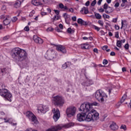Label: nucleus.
I'll list each match as a JSON object with an SVG mask.
<instances>
[{"mask_svg": "<svg viewBox=\"0 0 131 131\" xmlns=\"http://www.w3.org/2000/svg\"><path fill=\"white\" fill-rule=\"evenodd\" d=\"M12 58L16 62H23L27 59V53L19 48H15L11 51Z\"/></svg>", "mask_w": 131, "mask_h": 131, "instance_id": "1", "label": "nucleus"}, {"mask_svg": "<svg viewBox=\"0 0 131 131\" xmlns=\"http://www.w3.org/2000/svg\"><path fill=\"white\" fill-rule=\"evenodd\" d=\"M6 87L7 86L4 83H0V96L4 98L5 100L12 102L13 95L9 90L6 89Z\"/></svg>", "mask_w": 131, "mask_h": 131, "instance_id": "2", "label": "nucleus"}, {"mask_svg": "<svg viewBox=\"0 0 131 131\" xmlns=\"http://www.w3.org/2000/svg\"><path fill=\"white\" fill-rule=\"evenodd\" d=\"M93 106H100V104L97 102L91 103L90 102H84L81 105L79 110L80 111L84 112V113H88V112H90L93 109Z\"/></svg>", "mask_w": 131, "mask_h": 131, "instance_id": "3", "label": "nucleus"}, {"mask_svg": "<svg viewBox=\"0 0 131 131\" xmlns=\"http://www.w3.org/2000/svg\"><path fill=\"white\" fill-rule=\"evenodd\" d=\"M99 113L96 111V110H94L93 108L91 111L88 113L86 116V121L90 122L93 120H98L99 119Z\"/></svg>", "mask_w": 131, "mask_h": 131, "instance_id": "4", "label": "nucleus"}, {"mask_svg": "<svg viewBox=\"0 0 131 131\" xmlns=\"http://www.w3.org/2000/svg\"><path fill=\"white\" fill-rule=\"evenodd\" d=\"M95 98L98 102H104L105 98H107V95L103 90H97L95 94Z\"/></svg>", "mask_w": 131, "mask_h": 131, "instance_id": "5", "label": "nucleus"}, {"mask_svg": "<svg viewBox=\"0 0 131 131\" xmlns=\"http://www.w3.org/2000/svg\"><path fill=\"white\" fill-rule=\"evenodd\" d=\"M52 103L55 106H63L64 105V98L59 95L53 96L52 97Z\"/></svg>", "mask_w": 131, "mask_h": 131, "instance_id": "6", "label": "nucleus"}, {"mask_svg": "<svg viewBox=\"0 0 131 131\" xmlns=\"http://www.w3.org/2000/svg\"><path fill=\"white\" fill-rule=\"evenodd\" d=\"M26 116L29 119V120H31L32 122L34 123V124H37L38 123V121L36 116L30 111H27L26 113Z\"/></svg>", "mask_w": 131, "mask_h": 131, "instance_id": "7", "label": "nucleus"}, {"mask_svg": "<svg viewBox=\"0 0 131 131\" xmlns=\"http://www.w3.org/2000/svg\"><path fill=\"white\" fill-rule=\"evenodd\" d=\"M66 114L68 117H73L76 114V107L75 106H70L67 108Z\"/></svg>", "mask_w": 131, "mask_h": 131, "instance_id": "8", "label": "nucleus"}, {"mask_svg": "<svg viewBox=\"0 0 131 131\" xmlns=\"http://www.w3.org/2000/svg\"><path fill=\"white\" fill-rule=\"evenodd\" d=\"M55 51L53 49H49L45 55V57L48 60H52L55 58Z\"/></svg>", "mask_w": 131, "mask_h": 131, "instance_id": "9", "label": "nucleus"}, {"mask_svg": "<svg viewBox=\"0 0 131 131\" xmlns=\"http://www.w3.org/2000/svg\"><path fill=\"white\" fill-rule=\"evenodd\" d=\"M59 8L62 10L63 12H69L70 13H73V12H74V9H73V8H71L69 9L67 6H64V4L62 3H60L59 4Z\"/></svg>", "mask_w": 131, "mask_h": 131, "instance_id": "10", "label": "nucleus"}, {"mask_svg": "<svg viewBox=\"0 0 131 131\" xmlns=\"http://www.w3.org/2000/svg\"><path fill=\"white\" fill-rule=\"evenodd\" d=\"M52 112L53 113V119L55 121H58L60 116V111H59V108H53L52 110Z\"/></svg>", "mask_w": 131, "mask_h": 131, "instance_id": "11", "label": "nucleus"}, {"mask_svg": "<svg viewBox=\"0 0 131 131\" xmlns=\"http://www.w3.org/2000/svg\"><path fill=\"white\" fill-rule=\"evenodd\" d=\"M86 116H88V115L85 113L78 114L77 115V120L80 122L84 121V120L86 121Z\"/></svg>", "mask_w": 131, "mask_h": 131, "instance_id": "12", "label": "nucleus"}, {"mask_svg": "<svg viewBox=\"0 0 131 131\" xmlns=\"http://www.w3.org/2000/svg\"><path fill=\"white\" fill-rule=\"evenodd\" d=\"M38 111H40L41 113H47L48 111H49V106L47 105H43L42 104H40L37 108Z\"/></svg>", "mask_w": 131, "mask_h": 131, "instance_id": "13", "label": "nucleus"}, {"mask_svg": "<svg viewBox=\"0 0 131 131\" xmlns=\"http://www.w3.org/2000/svg\"><path fill=\"white\" fill-rule=\"evenodd\" d=\"M53 46H55V47H56L57 51L60 53H62V54H66V53H67L66 47H65L64 46L55 45H53Z\"/></svg>", "mask_w": 131, "mask_h": 131, "instance_id": "14", "label": "nucleus"}, {"mask_svg": "<svg viewBox=\"0 0 131 131\" xmlns=\"http://www.w3.org/2000/svg\"><path fill=\"white\" fill-rule=\"evenodd\" d=\"M33 39L36 43H38V45H42L43 43V40L36 35L33 36Z\"/></svg>", "mask_w": 131, "mask_h": 131, "instance_id": "15", "label": "nucleus"}, {"mask_svg": "<svg viewBox=\"0 0 131 131\" xmlns=\"http://www.w3.org/2000/svg\"><path fill=\"white\" fill-rule=\"evenodd\" d=\"M62 129V127L60 125L54 126L52 128H49L47 129L46 131H57V130H60Z\"/></svg>", "mask_w": 131, "mask_h": 131, "instance_id": "16", "label": "nucleus"}, {"mask_svg": "<svg viewBox=\"0 0 131 131\" xmlns=\"http://www.w3.org/2000/svg\"><path fill=\"white\" fill-rule=\"evenodd\" d=\"M24 2V0H17L14 4V7L16 9H19L21 7V4Z\"/></svg>", "mask_w": 131, "mask_h": 131, "instance_id": "17", "label": "nucleus"}, {"mask_svg": "<svg viewBox=\"0 0 131 131\" xmlns=\"http://www.w3.org/2000/svg\"><path fill=\"white\" fill-rule=\"evenodd\" d=\"M77 23L78 24H80V25H83L84 26H87V25H89L88 21H84L81 18H78L77 19Z\"/></svg>", "mask_w": 131, "mask_h": 131, "instance_id": "18", "label": "nucleus"}, {"mask_svg": "<svg viewBox=\"0 0 131 131\" xmlns=\"http://www.w3.org/2000/svg\"><path fill=\"white\" fill-rule=\"evenodd\" d=\"M6 73H9L7 68H4L3 69H0V78Z\"/></svg>", "mask_w": 131, "mask_h": 131, "instance_id": "19", "label": "nucleus"}, {"mask_svg": "<svg viewBox=\"0 0 131 131\" xmlns=\"http://www.w3.org/2000/svg\"><path fill=\"white\" fill-rule=\"evenodd\" d=\"M11 23V17L10 16L6 18L5 19L3 20V24L5 26H7L9 25Z\"/></svg>", "mask_w": 131, "mask_h": 131, "instance_id": "20", "label": "nucleus"}, {"mask_svg": "<svg viewBox=\"0 0 131 131\" xmlns=\"http://www.w3.org/2000/svg\"><path fill=\"white\" fill-rule=\"evenodd\" d=\"M110 127L112 130H117L118 129V125L114 122H113L112 124L110 125Z\"/></svg>", "mask_w": 131, "mask_h": 131, "instance_id": "21", "label": "nucleus"}, {"mask_svg": "<svg viewBox=\"0 0 131 131\" xmlns=\"http://www.w3.org/2000/svg\"><path fill=\"white\" fill-rule=\"evenodd\" d=\"M31 4L34 6H41V5H42V3L40 2L37 1V0H32L31 1Z\"/></svg>", "mask_w": 131, "mask_h": 131, "instance_id": "22", "label": "nucleus"}, {"mask_svg": "<svg viewBox=\"0 0 131 131\" xmlns=\"http://www.w3.org/2000/svg\"><path fill=\"white\" fill-rule=\"evenodd\" d=\"M83 12L85 15L89 14V9H88V8H85V7H83L82 9L80 10V12L82 14H83Z\"/></svg>", "mask_w": 131, "mask_h": 131, "instance_id": "23", "label": "nucleus"}, {"mask_svg": "<svg viewBox=\"0 0 131 131\" xmlns=\"http://www.w3.org/2000/svg\"><path fill=\"white\" fill-rule=\"evenodd\" d=\"M81 48L83 50H88V49L90 48V45L89 44L84 43V44H82L81 45Z\"/></svg>", "mask_w": 131, "mask_h": 131, "instance_id": "24", "label": "nucleus"}, {"mask_svg": "<svg viewBox=\"0 0 131 131\" xmlns=\"http://www.w3.org/2000/svg\"><path fill=\"white\" fill-rule=\"evenodd\" d=\"M71 64V62H65L62 66V69H66V68H67V67H69V66H70Z\"/></svg>", "mask_w": 131, "mask_h": 131, "instance_id": "25", "label": "nucleus"}, {"mask_svg": "<svg viewBox=\"0 0 131 131\" xmlns=\"http://www.w3.org/2000/svg\"><path fill=\"white\" fill-rule=\"evenodd\" d=\"M124 101H125V97H124V96H123L121 99V100L120 101V102H118L117 103V107H119L121 106V104H122V103H123V102H124Z\"/></svg>", "mask_w": 131, "mask_h": 131, "instance_id": "26", "label": "nucleus"}, {"mask_svg": "<svg viewBox=\"0 0 131 131\" xmlns=\"http://www.w3.org/2000/svg\"><path fill=\"white\" fill-rule=\"evenodd\" d=\"M72 126H74V123L73 122H70L64 125V127H66L67 128H69V127Z\"/></svg>", "mask_w": 131, "mask_h": 131, "instance_id": "27", "label": "nucleus"}, {"mask_svg": "<svg viewBox=\"0 0 131 131\" xmlns=\"http://www.w3.org/2000/svg\"><path fill=\"white\" fill-rule=\"evenodd\" d=\"M105 12L106 14H110V13H112V8L110 7H108L106 9H105Z\"/></svg>", "mask_w": 131, "mask_h": 131, "instance_id": "28", "label": "nucleus"}, {"mask_svg": "<svg viewBox=\"0 0 131 131\" xmlns=\"http://www.w3.org/2000/svg\"><path fill=\"white\" fill-rule=\"evenodd\" d=\"M63 16L65 19V21H68L69 19H70L69 15H68V14H67V13H64Z\"/></svg>", "mask_w": 131, "mask_h": 131, "instance_id": "29", "label": "nucleus"}, {"mask_svg": "<svg viewBox=\"0 0 131 131\" xmlns=\"http://www.w3.org/2000/svg\"><path fill=\"white\" fill-rule=\"evenodd\" d=\"M4 122L6 123H11L12 122V118H4Z\"/></svg>", "mask_w": 131, "mask_h": 131, "instance_id": "30", "label": "nucleus"}, {"mask_svg": "<svg viewBox=\"0 0 131 131\" xmlns=\"http://www.w3.org/2000/svg\"><path fill=\"white\" fill-rule=\"evenodd\" d=\"M116 45L117 47H118V48H121V46H122V43L121 41L117 40Z\"/></svg>", "mask_w": 131, "mask_h": 131, "instance_id": "31", "label": "nucleus"}, {"mask_svg": "<svg viewBox=\"0 0 131 131\" xmlns=\"http://www.w3.org/2000/svg\"><path fill=\"white\" fill-rule=\"evenodd\" d=\"M95 16L96 18L98 20H100V19L102 18V16H101L99 13H95Z\"/></svg>", "mask_w": 131, "mask_h": 131, "instance_id": "32", "label": "nucleus"}, {"mask_svg": "<svg viewBox=\"0 0 131 131\" xmlns=\"http://www.w3.org/2000/svg\"><path fill=\"white\" fill-rule=\"evenodd\" d=\"M67 32L68 33H70V34H71V33H74V30H72L71 28H68Z\"/></svg>", "mask_w": 131, "mask_h": 131, "instance_id": "33", "label": "nucleus"}, {"mask_svg": "<svg viewBox=\"0 0 131 131\" xmlns=\"http://www.w3.org/2000/svg\"><path fill=\"white\" fill-rule=\"evenodd\" d=\"M9 16V15H2L0 16L1 19H2V20H6V19H7V18H8Z\"/></svg>", "mask_w": 131, "mask_h": 131, "instance_id": "34", "label": "nucleus"}, {"mask_svg": "<svg viewBox=\"0 0 131 131\" xmlns=\"http://www.w3.org/2000/svg\"><path fill=\"white\" fill-rule=\"evenodd\" d=\"M98 24L101 26V27H103L104 26V21L102 20H98Z\"/></svg>", "mask_w": 131, "mask_h": 131, "instance_id": "35", "label": "nucleus"}, {"mask_svg": "<svg viewBox=\"0 0 131 131\" xmlns=\"http://www.w3.org/2000/svg\"><path fill=\"white\" fill-rule=\"evenodd\" d=\"M102 17L104 18V19H110V16H109L108 15H107L105 13H104L102 15Z\"/></svg>", "mask_w": 131, "mask_h": 131, "instance_id": "36", "label": "nucleus"}, {"mask_svg": "<svg viewBox=\"0 0 131 131\" xmlns=\"http://www.w3.org/2000/svg\"><path fill=\"white\" fill-rule=\"evenodd\" d=\"M93 28L95 30H97V31H100V29H101V28H99V27L95 25H93Z\"/></svg>", "mask_w": 131, "mask_h": 131, "instance_id": "37", "label": "nucleus"}, {"mask_svg": "<svg viewBox=\"0 0 131 131\" xmlns=\"http://www.w3.org/2000/svg\"><path fill=\"white\" fill-rule=\"evenodd\" d=\"M17 20H18V18L17 17V16H14L13 17L12 19H11V21L12 22H13V23L16 22V21H17Z\"/></svg>", "mask_w": 131, "mask_h": 131, "instance_id": "38", "label": "nucleus"}, {"mask_svg": "<svg viewBox=\"0 0 131 131\" xmlns=\"http://www.w3.org/2000/svg\"><path fill=\"white\" fill-rule=\"evenodd\" d=\"M35 14V11L33 10L29 14V17H32Z\"/></svg>", "mask_w": 131, "mask_h": 131, "instance_id": "39", "label": "nucleus"}, {"mask_svg": "<svg viewBox=\"0 0 131 131\" xmlns=\"http://www.w3.org/2000/svg\"><path fill=\"white\" fill-rule=\"evenodd\" d=\"M124 48L126 50H128V49H129V45L128 44V43H126L124 45Z\"/></svg>", "mask_w": 131, "mask_h": 131, "instance_id": "40", "label": "nucleus"}, {"mask_svg": "<svg viewBox=\"0 0 131 131\" xmlns=\"http://www.w3.org/2000/svg\"><path fill=\"white\" fill-rule=\"evenodd\" d=\"M121 129H123L124 130H126V125H122L120 127Z\"/></svg>", "mask_w": 131, "mask_h": 131, "instance_id": "41", "label": "nucleus"}, {"mask_svg": "<svg viewBox=\"0 0 131 131\" xmlns=\"http://www.w3.org/2000/svg\"><path fill=\"white\" fill-rule=\"evenodd\" d=\"M97 4V1L94 0L91 3L92 7H94V6Z\"/></svg>", "mask_w": 131, "mask_h": 131, "instance_id": "42", "label": "nucleus"}, {"mask_svg": "<svg viewBox=\"0 0 131 131\" xmlns=\"http://www.w3.org/2000/svg\"><path fill=\"white\" fill-rule=\"evenodd\" d=\"M9 38H10L9 35L5 36V37H3V40H8Z\"/></svg>", "mask_w": 131, "mask_h": 131, "instance_id": "43", "label": "nucleus"}, {"mask_svg": "<svg viewBox=\"0 0 131 131\" xmlns=\"http://www.w3.org/2000/svg\"><path fill=\"white\" fill-rule=\"evenodd\" d=\"M59 18H60L59 17L58 15H55L53 17V20L55 21L56 20H59Z\"/></svg>", "mask_w": 131, "mask_h": 131, "instance_id": "44", "label": "nucleus"}, {"mask_svg": "<svg viewBox=\"0 0 131 131\" xmlns=\"http://www.w3.org/2000/svg\"><path fill=\"white\" fill-rule=\"evenodd\" d=\"M24 30H25V31H27V32L29 31V30H30L29 27L28 26H26L24 28Z\"/></svg>", "mask_w": 131, "mask_h": 131, "instance_id": "45", "label": "nucleus"}, {"mask_svg": "<svg viewBox=\"0 0 131 131\" xmlns=\"http://www.w3.org/2000/svg\"><path fill=\"white\" fill-rule=\"evenodd\" d=\"M103 65H107L108 64V60L107 59H104L103 61Z\"/></svg>", "mask_w": 131, "mask_h": 131, "instance_id": "46", "label": "nucleus"}, {"mask_svg": "<svg viewBox=\"0 0 131 131\" xmlns=\"http://www.w3.org/2000/svg\"><path fill=\"white\" fill-rule=\"evenodd\" d=\"M98 11L100 13H104V12H105V9L104 8H100L98 9Z\"/></svg>", "mask_w": 131, "mask_h": 131, "instance_id": "47", "label": "nucleus"}, {"mask_svg": "<svg viewBox=\"0 0 131 131\" xmlns=\"http://www.w3.org/2000/svg\"><path fill=\"white\" fill-rule=\"evenodd\" d=\"M91 83H90V82L89 81H86L85 84H84V85L85 86H90V85H91Z\"/></svg>", "mask_w": 131, "mask_h": 131, "instance_id": "48", "label": "nucleus"}, {"mask_svg": "<svg viewBox=\"0 0 131 131\" xmlns=\"http://www.w3.org/2000/svg\"><path fill=\"white\" fill-rule=\"evenodd\" d=\"M108 7V4H107V3H105L103 5V9L106 10Z\"/></svg>", "mask_w": 131, "mask_h": 131, "instance_id": "49", "label": "nucleus"}, {"mask_svg": "<svg viewBox=\"0 0 131 131\" xmlns=\"http://www.w3.org/2000/svg\"><path fill=\"white\" fill-rule=\"evenodd\" d=\"M55 14H56V15H59V14H60V11L58 10H54Z\"/></svg>", "mask_w": 131, "mask_h": 131, "instance_id": "50", "label": "nucleus"}, {"mask_svg": "<svg viewBox=\"0 0 131 131\" xmlns=\"http://www.w3.org/2000/svg\"><path fill=\"white\" fill-rule=\"evenodd\" d=\"M115 29H116V30H119L120 27H119V26L117 25H115Z\"/></svg>", "mask_w": 131, "mask_h": 131, "instance_id": "51", "label": "nucleus"}, {"mask_svg": "<svg viewBox=\"0 0 131 131\" xmlns=\"http://www.w3.org/2000/svg\"><path fill=\"white\" fill-rule=\"evenodd\" d=\"M55 30L57 31V32H62V31L61 30V29H60V28L58 27L55 28Z\"/></svg>", "mask_w": 131, "mask_h": 131, "instance_id": "52", "label": "nucleus"}, {"mask_svg": "<svg viewBox=\"0 0 131 131\" xmlns=\"http://www.w3.org/2000/svg\"><path fill=\"white\" fill-rule=\"evenodd\" d=\"M107 49H108L107 46H104L102 48V50H103V51H106L107 50Z\"/></svg>", "mask_w": 131, "mask_h": 131, "instance_id": "53", "label": "nucleus"}, {"mask_svg": "<svg viewBox=\"0 0 131 131\" xmlns=\"http://www.w3.org/2000/svg\"><path fill=\"white\" fill-rule=\"evenodd\" d=\"M41 16H46V15H48V13L45 12H41Z\"/></svg>", "mask_w": 131, "mask_h": 131, "instance_id": "54", "label": "nucleus"}, {"mask_svg": "<svg viewBox=\"0 0 131 131\" xmlns=\"http://www.w3.org/2000/svg\"><path fill=\"white\" fill-rule=\"evenodd\" d=\"M115 55H116L115 52H114L113 51L111 52L110 53V56H115Z\"/></svg>", "mask_w": 131, "mask_h": 131, "instance_id": "55", "label": "nucleus"}, {"mask_svg": "<svg viewBox=\"0 0 131 131\" xmlns=\"http://www.w3.org/2000/svg\"><path fill=\"white\" fill-rule=\"evenodd\" d=\"M102 2H103V0H99L97 2V5H98V6L101 5Z\"/></svg>", "mask_w": 131, "mask_h": 131, "instance_id": "56", "label": "nucleus"}, {"mask_svg": "<svg viewBox=\"0 0 131 131\" xmlns=\"http://www.w3.org/2000/svg\"><path fill=\"white\" fill-rule=\"evenodd\" d=\"M117 18H113L112 22H113L114 23H116V22H117Z\"/></svg>", "mask_w": 131, "mask_h": 131, "instance_id": "57", "label": "nucleus"}, {"mask_svg": "<svg viewBox=\"0 0 131 131\" xmlns=\"http://www.w3.org/2000/svg\"><path fill=\"white\" fill-rule=\"evenodd\" d=\"M93 52H94V53H96V54H98V53H99V52L98 51V49L97 48L94 49Z\"/></svg>", "mask_w": 131, "mask_h": 131, "instance_id": "58", "label": "nucleus"}, {"mask_svg": "<svg viewBox=\"0 0 131 131\" xmlns=\"http://www.w3.org/2000/svg\"><path fill=\"white\" fill-rule=\"evenodd\" d=\"M100 32L101 33V35H105V34H106V33L105 32H104V31H103V30H101L100 31Z\"/></svg>", "mask_w": 131, "mask_h": 131, "instance_id": "59", "label": "nucleus"}, {"mask_svg": "<svg viewBox=\"0 0 131 131\" xmlns=\"http://www.w3.org/2000/svg\"><path fill=\"white\" fill-rule=\"evenodd\" d=\"M115 8H118L119 7V3L117 2L115 5Z\"/></svg>", "mask_w": 131, "mask_h": 131, "instance_id": "60", "label": "nucleus"}, {"mask_svg": "<svg viewBox=\"0 0 131 131\" xmlns=\"http://www.w3.org/2000/svg\"><path fill=\"white\" fill-rule=\"evenodd\" d=\"M59 27L60 28V29H63V28H64L63 25H62V24H60L59 25Z\"/></svg>", "mask_w": 131, "mask_h": 131, "instance_id": "61", "label": "nucleus"}, {"mask_svg": "<svg viewBox=\"0 0 131 131\" xmlns=\"http://www.w3.org/2000/svg\"><path fill=\"white\" fill-rule=\"evenodd\" d=\"M48 31H53L54 29L53 28H48L47 29Z\"/></svg>", "mask_w": 131, "mask_h": 131, "instance_id": "62", "label": "nucleus"}, {"mask_svg": "<svg viewBox=\"0 0 131 131\" xmlns=\"http://www.w3.org/2000/svg\"><path fill=\"white\" fill-rule=\"evenodd\" d=\"M72 20L73 21H76V16H73V17H72Z\"/></svg>", "mask_w": 131, "mask_h": 131, "instance_id": "63", "label": "nucleus"}, {"mask_svg": "<svg viewBox=\"0 0 131 131\" xmlns=\"http://www.w3.org/2000/svg\"><path fill=\"white\" fill-rule=\"evenodd\" d=\"M85 6H86V7H89V6H90V2L89 1L85 3Z\"/></svg>", "mask_w": 131, "mask_h": 131, "instance_id": "64", "label": "nucleus"}]
</instances>
